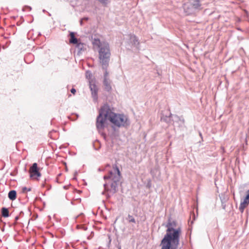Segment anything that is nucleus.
Returning <instances> with one entry per match:
<instances>
[{
  "label": "nucleus",
  "instance_id": "19",
  "mask_svg": "<svg viewBox=\"0 0 249 249\" xmlns=\"http://www.w3.org/2000/svg\"><path fill=\"white\" fill-rule=\"evenodd\" d=\"M99 1L100 3H101L102 4L104 5H106L108 1V0H97Z\"/></svg>",
  "mask_w": 249,
  "mask_h": 249
},
{
  "label": "nucleus",
  "instance_id": "20",
  "mask_svg": "<svg viewBox=\"0 0 249 249\" xmlns=\"http://www.w3.org/2000/svg\"><path fill=\"white\" fill-rule=\"evenodd\" d=\"M31 191V188H28L26 187H23L22 189V192L23 193H25L26 191Z\"/></svg>",
  "mask_w": 249,
  "mask_h": 249
},
{
  "label": "nucleus",
  "instance_id": "21",
  "mask_svg": "<svg viewBox=\"0 0 249 249\" xmlns=\"http://www.w3.org/2000/svg\"><path fill=\"white\" fill-rule=\"evenodd\" d=\"M92 98L94 102H96L98 99V94H92Z\"/></svg>",
  "mask_w": 249,
  "mask_h": 249
},
{
  "label": "nucleus",
  "instance_id": "13",
  "mask_svg": "<svg viewBox=\"0 0 249 249\" xmlns=\"http://www.w3.org/2000/svg\"><path fill=\"white\" fill-rule=\"evenodd\" d=\"M249 203V200L246 199V198H245L244 201L241 202L240 205L239 206V210L241 212V213H243L245 208L246 207V206L248 205Z\"/></svg>",
  "mask_w": 249,
  "mask_h": 249
},
{
  "label": "nucleus",
  "instance_id": "8",
  "mask_svg": "<svg viewBox=\"0 0 249 249\" xmlns=\"http://www.w3.org/2000/svg\"><path fill=\"white\" fill-rule=\"evenodd\" d=\"M111 81L109 78L108 73L107 70H105V72L104 74V81L103 84L104 86V88L105 90L107 92L110 91L111 89Z\"/></svg>",
  "mask_w": 249,
  "mask_h": 249
},
{
  "label": "nucleus",
  "instance_id": "16",
  "mask_svg": "<svg viewBox=\"0 0 249 249\" xmlns=\"http://www.w3.org/2000/svg\"><path fill=\"white\" fill-rule=\"evenodd\" d=\"M1 214L4 217H7L9 216V210L7 208L3 207L1 209Z\"/></svg>",
  "mask_w": 249,
  "mask_h": 249
},
{
  "label": "nucleus",
  "instance_id": "17",
  "mask_svg": "<svg viewBox=\"0 0 249 249\" xmlns=\"http://www.w3.org/2000/svg\"><path fill=\"white\" fill-rule=\"evenodd\" d=\"M126 219L128 221V222L130 223V222L134 223H136V220H135V218L133 217V216H132L130 214H128L127 218Z\"/></svg>",
  "mask_w": 249,
  "mask_h": 249
},
{
  "label": "nucleus",
  "instance_id": "15",
  "mask_svg": "<svg viewBox=\"0 0 249 249\" xmlns=\"http://www.w3.org/2000/svg\"><path fill=\"white\" fill-rule=\"evenodd\" d=\"M9 198L11 200H14L17 197V192L15 190L10 191L8 194Z\"/></svg>",
  "mask_w": 249,
  "mask_h": 249
},
{
  "label": "nucleus",
  "instance_id": "27",
  "mask_svg": "<svg viewBox=\"0 0 249 249\" xmlns=\"http://www.w3.org/2000/svg\"><path fill=\"white\" fill-rule=\"evenodd\" d=\"M119 249H121V248H120Z\"/></svg>",
  "mask_w": 249,
  "mask_h": 249
},
{
  "label": "nucleus",
  "instance_id": "14",
  "mask_svg": "<svg viewBox=\"0 0 249 249\" xmlns=\"http://www.w3.org/2000/svg\"><path fill=\"white\" fill-rule=\"evenodd\" d=\"M70 42L71 43L76 44L77 43L78 39L75 37L74 33L71 32L70 34Z\"/></svg>",
  "mask_w": 249,
  "mask_h": 249
},
{
  "label": "nucleus",
  "instance_id": "7",
  "mask_svg": "<svg viewBox=\"0 0 249 249\" xmlns=\"http://www.w3.org/2000/svg\"><path fill=\"white\" fill-rule=\"evenodd\" d=\"M179 243L162 239L160 246L161 249H177Z\"/></svg>",
  "mask_w": 249,
  "mask_h": 249
},
{
  "label": "nucleus",
  "instance_id": "22",
  "mask_svg": "<svg viewBox=\"0 0 249 249\" xmlns=\"http://www.w3.org/2000/svg\"><path fill=\"white\" fill-rule=\"evenodd\" d=\"M247 194L245 198H246V199L249 200V190L247 191Z\"/></svg>",
  "mask_w": 249,
  "mask_h": 249
},
{
  "label": "nucleus",
  "instance_id": "3",
  "mask_svg": "<svg viewBox=\"0 0 249 249\" xmlns=\"http://www.w3.org/2000/svg\"><path fill=\"white\" fill-rule=\"evenodd\" d=\"M165 227L167 228L166 234L162 239L179 243V236L181 232V228L177 229V223L175 221H171L169 219Z\"/></svg>",
  "mask_w": 249,
  "mask_h": 249
},
{
  "label": "nucleus",
  "instance_id": "25",
  "mask_svg": "<svg viewBox=\"0 0 249 249\" xmlns=\"http://www.w3.org/2000/svg\"><path fill=\"white\" fill-rule=\"evenodd\" d=\"M82 19H85V20H88V18H83Z\"/></svg>",
  "mask_w": 249,
  "mask_h": 249
},
{
  "label": "nucleus",
  "instance_id": "2",
  "mask_svg": "<svg viewBox=\"0 0 249 249\" xmlns=\"http://www.w3.org/2000/svg\"><path fill=\"white\" fill-rule=\"evenodd\" d=\"M93 44L98 46L99 48V63L101 65L102 69L107 70L111 56L109 44L106 42H101L99 39H95Z\"/></svg>",
  "mask_w": 249,
  "mask_h": 249
},
{
  "label": "nucleus",
  "instance_id": "4",
  "mask_svg": "<svg viewBox=\"0 0 249 249\" xmlns=\"http://www.w3.org/2000/svg\"><path fill=\"white\" fill-rule=\"evenodd\" d=\"M109 106L105 104L100 109L99 114L96 118V126L99 130L104 129L107 124V119L109 120Z\"/></svg>",
  "mask_w": 249,
  "mask_h": 249
},
{
  "label": "nucleus",
  "instance_id": "18",
  "mask_svg": "<svg viewBox=\"0 0 249 249\" xmlns=\"http://www.w3.org/2000/svg\"><path fill=\"white\" fill-rule=\"evenodd\" d=\"M76 47L78 49L79 51H81L83 50V49L84 48V44L83 43L78 42L77 43H76Z\"/></svg>",
  "mask_w": 249,
  "mask_h": 249
},
{
  "label": "nucleus",
  "instance_id": "5",
  "mask_svg": "<svg viewBox=\"0 0 249 249\" xmlns=\"http://www.w3.org/2000/svg\"><path fill=\"white\" fill-rule=\"evenodd\" d=\"M109 120L115 126L121 127H127L130 124L128 117L123 114H117L109 110Z\"/></svg>",
  "mask_w": 249,
  "mask_h": 249
},
{
  "label": "nucleus",
  "instance_id": "24",
  "mask_svg": "<svg viewBox=\"0 0 249 249\" xmlns=\"http://www.w3.org/2000/svg\"><path fill=\"white\" fill-rule=\"evenodd\" d=\"M83 19H82L81 20H80V24L81 25H82L83 24V21H82Z\"/></svg>",
  "mask_w": 249,
  "mask_h": 249
},
{
  "label": "nucleus",
  "instance_id": "11",
  "mask_svg": "<svg viewBox=\"0 0 249 249\" xmlns=\"http://www.w3.org/2000/svg\"><path fill=\"white\" fill-rule=\"evenodd\" d=\"M129 40L132 45L137 47L139 45L138 38L134 35H129Z\"/></svg>",
  "mask_w": 249,
  "mask_h": 249
},
{
  "label": "nucleus",
  "instance_id": "6",
  "mask_svg": "<svg viewBox=\"0 0 249 249\" xmlns=\"http://www.w3.org/2000/svg\"><path fill=\"white\" fill-rule=\"evenodd\" d=\"M86 77L89 80V86L91 93H97L98 92V87L95 84V81L93 78L92 74L91 71H87L86 72Z\"/></svg>",
  "mask_w": 249,
  "mask_h": 249
},
{
  "label": "nucleus",
  "instance_id": "9",
  "mask_svg": "<svg viewBox=\"0 0 249 249\" xmlns=\"http://www.w3.org/2000/svg\"><path fill=\"white\" fill-rule=\"evenodd\" d=\"M29 173L30 174V177L32 178H36V177H40L41 176V174L39 172L36 163L33 164L29 169Z\"/></svg>",
  "mask_w": 249,
  "mask_h": 249
},
{
  "label": "nucleus",
  "instance_id": "26",
  "mask_svg": "<svg viewBox=\"0 0 249 249\" xmlns=\"http://www.w3.org/2000/svg\"><path fill=\"white\" fill-rule=\"evenodd\" d=\"M171 115H172V114L170 113L169 117H170Z\"/></svg>",
  "mask_w": 249,
  "mask_h": 249
},
{
  "label": "nucleus",
  "instance_id": "1",
  "mask_svg": "<svg viewBox=\"0 0 249 249\" xmlns=\"http://www.w3.org/2000/svg\"><path fill=\"white\" fill-rule=\"evenodd\" d=\"M121 172L117 166H113L108 175L104 176L105 183L104 184V191L103 195H105L107 198H110L118 190V187L121 183Z\"/></svg>",
  "mask_w": 249,
  "mask_h": 249
},
{
  "label": "nucleus",
  "instance_id": "12",
  "mask_svg": "<svg viewBox=\"0 0 249 249\" xmlns=\"http://www.w3.org/2000/svg\"><path fill=\"white\" fill-rule=\"evenodd\" d=\"M191 6L193 7L195 11L196 10H201V5L200 3V0H194L191 3Z\"/></svg>",
  "mask_w": 249,
  "mask_h": 249
},
{
  "label": "nucleus",
  "instance_id": "23",
  "mask_svg": "<svg viewBox=\"0 0 249 249\" xmlns=\"http://www.w3.org/2000/svg\"><path fill=\"white\" fill-rule=\"evenodd\" d=\"M71 93H75L76 92V89L74 88H72L71 90Z\"/></svg>",
  "mask_w": 249,
  "mask_h": 249
},
{
  "label": "nucleus",
  "instance_id": "10",
  "mask_svg": "<svg viewBox=\"0 0 249 249\" xmlns=\"http://www.w3.org/2000/svg\"><path fill=\"white\" fill-rule=\"evenodd\" d=\"M183 8L184 9V12L187 15H191L195 12V10L191 6V3L190 2L184 3L183 5Z\"/></svg>",
  "mask_w": 249,
  "mask_h": 249
}]
</instances>
